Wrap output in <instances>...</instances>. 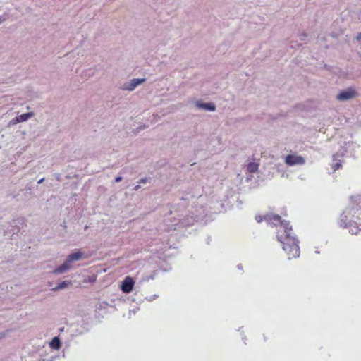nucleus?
<instances>
[{"mask_svg":"<svg viewBox=\"0 0 361 361\" xmlns=\"http://www.w3.org/2000/svg\"><path fill=\"white\" fill-rule=\"evenodd\" d=\"M255 220L258 223L265 221L269 224L275 226H280L276 237L277 240L282 244L283 250L287 253L288 259H291L300 256L299 241L293 233L292 226H290L288 221L281 220L279 215L273 214L256 216Z\"/></svg>","mask_w":361,"mask_h":361,"instance_id":"f257e3e1","label":"nucleus"},{"mask_svg":"<svg viewBox=\"0 0 361 361\" xmlns=\"http://www.w3.org/2000/svg\"><path fill=\"white\" fill-rule=\"evenodd\" d=\"M85 258L84 253L81 251H77L68 255L64 262L55 268L52 273L54 274H63L72 268V263L74 262L79 261Z\"/></svg>","mask_w":361,"mask_h":361,"instance_id":"f03ea898","label":"nucleus"},{"mask_svg":"<svg viewBox=\"0 0 361 361\" xmlns=\"http://www.w3.org/2000/svg\"><path fill=\"white\" fill-rule=\"evenodd\" d=\"M360 197H356L355 199V202L352 200V205L345 209L343 214L341 215L340 219V226L344 228H347L349 224V221H348V215H351L354 216L357 215L359 216L361 215V208L359 207L358 204L355 206V202H359L360 203Z\"/></svg>","mask_w":361,"mask_h":361,"instance_id":"7ed1b4c3","label":"nucleus"},{"mask_svg":"<svg viewBox=\"0 0 361 361\" xmlns=\"http://www.w3.org/2000/svg\"><path fill=\"white\" fill-rule=\"evenodd\" d=\"M358 96L357 90L353 87H349L345 90L341 91L336 97L339 102H346L351 100Z\"/></svg>","mask_w":361,"mask_h":361,"instance_id":"20e7f679","label":"nucleus"},{"mask_svg":"<svg viewBox=\"0 0 361 361\" xmlns=\"http://www.w3.org/2000/svg\"><path fill=\"white\" fill-rule=\"evenodd\" d=\"M145 81V78H134L128 82L122 84L119 88L124 91H133L138 85L142 84Z\"/></svg>","mask_w":361,"mask_h":361,"instance_id":"39448f33","label":"nucleus"},{"mask_svg":"<svg viewBox=\"0 0 361 361\" xmlns=\"http://www.w3.org/2000/svg\"><path fill=\"white\" fill-rule=\"evenodd\" d=\"M135 281L130 276H126L124 280L122 281L121 289L124 293H130L134 287Z\"/></svg>","mask_w":361,"mask_h":361,"instance_id":"423d86ee","label":"nucleus"},{"mask_svg":"<svg viewBox=\"0 0 361 361\" xmlns=\"http://www.w3.org/2000/svg\"><path fill=\"white\" fill-rule=\"evenodd\" d=\"M286 163L288 166L302 165L305 164V159L301 156L288 154L286 157Z\"/></svg>","mask_w":361,"mask_h":361,"instance_id":"0eeeda50","label":"nucleus"},{"mask_svg":"<svg viewBox=\"0 0 361 361\" xmlns=\"http://www.w3.org/2000/svg\"><path fill=\"white\" fill-rule=\"evenodd\" d=\"M34 116L33 112H28L25 114H23L20 116H18L9 121L8 126H13L20 122H24L27 121L29 118H32Z\"/></svg>","mask_w":361,"mask_h":361,"instance_id":"6e6552de","label":"nucleus"},{"mask_svg":"<svg viewBox=\"0 0 361 361\" xmlns=\"http://www.w3.org/2000/svg\"><path fill=\"white\" fill-rule=\"evenodd\" d=\"M345 154V151L343 149H341L339 152H336L333 155V161L334 163L332 165V169L335 171L339 169L342 165V161L339 159L340 157H343Z\"/></svg>","mask_w":361,"mask_h":361,"instance_id":"1a4fd4ad","label":"nucleus"},{"mask_svg":"<svg viewBox=\"0 0 361 361\" xmlns=\"http://www.w3.org/2000/svg\"><path fill=\"white\" fill-rule=\"evenodd\" d=\"M195 106L199 108L209 111H214L216 110V106L214 103H204L200 101L195 102Z\"/></svg>","mask_w":361,"mask_h":361,"instance_id":"9d476101","label":"nucleus"},{"mask_svg":"<svg viewBox=\"0 0 361 361\" xmlns=\"http://www.w3.org/2000/svg\"><path fill=\"white\" fill-rule=\"evenodd\" d=\"M192 214L191 219L192 221H198L205 215V209L203 207L196 209L195 211L192 212Z\"/></svg>","mask_w":361,"mask_h":361,"instance_id":"9b49d317","label":"nucleus"},{"mask_svg":"<svg viewBox=\"0 0 361 361\" xmlns=\"http://www.w3.org/2000/svg\"><path fill=\"white\" fill-rule=\"evenodd\" d=\"M197 197V200L199 202H202L204 199V197L202 195L197 194V195H190V193H186L184 196L181 197L182 204H185L186 201H190L193 198Z\"/></svg>","mask_w":361,"mask_h":361,"instance_id":"f8f14e48","label":"nucleus"},{"mask_svg":"<svg viewBox=\"0 0 361 361\" xmlns=\"http://www.w3.org/2000/svg\"><path fill=\"white\" fill-rule=\"evenodd\" d=\"M349 228L350 233L352 234H357L361 229L359 228L357 224L355 221H349V224L348 227Z\"/></svg>","mask_w":361,"mask_h":361,"instance_id":"ddd939ff","label":"nucleus"},{"mask_svg":"<svg viewBox=\"0 0 361 361\" xmlns=\"http://www.w3.org/2000/svg\"><path fill=\"white\" fill-rule=\"evenodd\" d=\"M72 284L71 281H63L58 283V285L53 288L52 290L54 291H56L59 290L64 289L66 288H68L69 286Z\"/></svg>","mask_w":361,"mask_h":361,"instance_id":"4468645a","label":"nucleus"},{"mask_svg":"<svg viewBox=\"0 0 361 361\" xmlns=\"http://www.w3.org/2000/svg\"><path fill=\"white\" fill-rule=\"evenodd\" d=\"M50 347L54 350H59L61 346V343L59 337L55 336L50 342Z\"/></svg>","mask_w":361,"mask_h":361,"instance_id":"2eb2a0df","label":"nucleus"},{"mask_svg":"<svg viewBox=\"0 0 361 361\" xmlns=\"http://www.w3.org/2000/svg\"><path fill=\"white\" fill-rule=\"evenodd\" d=\"M259 164L255 162H250L247 166V170L250 173H255L258 170Z\"/></svg>","mask_w":361,"mask_h":361,"instance_id":"dca6fc26","label":"nucleus"},{"mask_svg":"<svg viewBox=\"0 0 361 361\" xmlns=\"http://www.w3.org/2000/svg\"><path fill=\"white\" fill-rule=\"evenodd\" d=\"M149 180V178H146V177L142 178L138 181V183L139 184H141V183L145 184V183H147Z\"/></svg>","mask_w":361,"mask_h":361,"instance_id":"f3484780","label":"nucleus"},{"mask_svg":"<svg viewBox=\"0 0 361 361\" xmlns=\"http://www.w3.org/2000/svg\"><path fill=\"white\" fill-rule=\"evenodd\" d=\"M6 19V15H4V16H0V24L1 23H3L4 21H5Z\"/></svg>","mask_w":361,"mask_h":361,"instance_id":"a211bd4d","label":"nucleus"},{"mask_svg":"<svg viewBox=\"0 0 361 361\" xmlns=\"http://www.w3.org/2000/svg\"><path fill=\"white\" fill-rule=\"evenodd\" d=\"M122 179H123V178L121 176H117L115 178V182H116V183L121 182L122 180Z\"/></svg>","mask_w":361,"mask_h":361,"instance_id":"6ab92c4d","label":"nucleus"},{"mask_svg":"<svg viewBox=\"0 0 361 361\" xmlns=\"http://www.w3.org/2000/svg\"><path fill=\"white\" fill-rule=\"evenodd\" d=\"M306 37H307L306 34H302V35H300V38L301 40H304L305 38H306Z\"/></svg>","mask_w":361,"mask_h":361,"instance_id":"aec40b11","label":"nucleus"},{"mask_svg":"<svg viewBox=\"0 0 361 361\" xmlns=\"http://www.w3.org/2000/svg\"><path fill=\"white\" fill-rule=\"evenodd\" d=\"M356 39L357 41H360L361 40V32H359L356 37Z\"/></svg>","mask_w":361,"mask_h":361,"instance_id":"412c9836","label":"nucleus"},{"mask_svg":"<svg viewBox=\"0 0 361 361\" xmlns=\"http://www.w3.org/2000/svg\"><path fill=\"white\" fill-rule=\"evenodd\" d=\"M140 188V184H138V185H136L134 187L133 190H135V191H137V190H138Z\"/></svg>","mask_w":361,"mask_h":361,"instance_id":"4be33fe9","label":"nucleus"},{"mask_svg":"<svg viewBox=\"0 0 361 361\" xmlns=\"http://www.w3.org/2000/svg\"><path fill=\"white\" fill-rule=\"evenodd\" d=\"M157 298V295H154L148 300L152 301L153 299H155Z\"/></svg>","mask_w":361,"mask_h":361,"instance_id":"5701e85b","label":"nucleus"},{"mask_svg":"<svg viewBox=\"0 0 361 361\" xmlns=\"http://www.w3.org/2000/svg\"><path fill=\"white\" fill-rule=\"evenodd\" d=\"M44 178H41L40 180H38L37 183H38V184H41V183H42L44 182Z\"/></svg>","mask_w":361,"mask_h":361,"instance_id":"b1692460","label":"nucleus"},{"mask_svg":"<svg viewBox=\"0 0 361 361\" xmlns=\"http://www.w3.org/2000/svg\"><path fill=\"white\" fill-rule=\"evenodd\" d=\"M238 268L239 269H243L242 264H238Z\"/></svg>","mask_w":361,"mask_h":361,"instance_id":"393cba45","label":"nucleus"},{"mask_svg":"<svg viewBox=\"0 0 361 361\" xmlns=\"http://www.w3.org/2000/svg\"><path fill=\"white\" fill-rule=\"evenodd\" d=\"M124 172V169H121V173H123Z\"/></svg>","mask_w":361,"mask_h":361,"instance_id":"a878e982","label":"nucleus"},{"mask_svg":"<svg viewBox=\"0 0 361 361\" xmlns=\"http://www.w3.org/2000/svg\"><path fill=\"white\" fill-rule=\"evenodd\" d=\"M188 224H192V221L188 222Z\"/></svg>","mask_w":361,"mask_h":361,"instance_id":"bb28decb","label":"nucleus"}]
</instances>
